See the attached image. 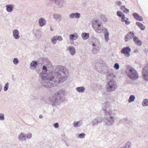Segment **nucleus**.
I'll use <instances>...</instances> for the list:
<instances>
[{
    "mask_svg": "<svg viewBox=\"0 0 148 148\" xmlns=\"http://www.w3.org/2000/svg\"><path fill=\"white\" fill-rule=\"evenodd\" d=\"M47 67L43 65L42 71L40 74V82L43 86L46 88L55 86L61 81L65 80L66 74L68 70L65 66H56L55 71L47 74Z\"/></svg>",
    "mask_w": 148,
    "mask_h": 148,
    "instance_id": "nucleus-1",
    "label": "nucleus"
},
{
    "mask_svg": "<svg viewBox=\"0 0 148 148\" xmlns=\"http://www.w3.org/2000/svg\"><path fill=\"white\" fill-rule=\"evenodd\" d=\"M91 24L94 30L97 33H100L103 31L105 40L108 41L109 40V32L106 28H103L102 22L98 19H94L91 22Z\"/></svg>",
    "mask_w": 148,
    "mask_h": 148,
    "instance_id": "nucleus-2",
    "label": "nucleus"
},
{
    "mask_svg": "<svg viewBox=\"0 0 148 148\" xmlns=\"http://www.w3.org/2000/svg\"><path fill=\"white\" fill-rule=\"evenodd\" d=\"M65 92L64 90H61L56 93L50 99V103L53 106H56L62 102L64 100L63 97Z\"/></svg>",
    "mask_w": 148,
    "mask_h": 148,
    "instance_id": "nucleus-3",
    "label": "nucleus"
},
{
    "mask_svg": "<svg viewBox=\"0 0 148 148\" xmlns=\"http://www.w3.org/2000/svg\"><path fill=\"white\" fill-rule=\"evenodd\" d=\"M107 83L106 86V91L108 92H112L117 89L118 86L116 82L113 80L112 75L109 74L107 75Z\"/></svg>",
    "mask_w": 148,
    "mask_h": 148,
    "instance_id": "nucleus-4",
    "label": "nucleus"
},
{
    "mask_svg": "<svg viewBox=\"0 0 148 148\" xmlns=\"http://www.w3.org/2000/svg\"><path fill=\"white\" fill-rule=\"evenodd\" d=\"M95 69L97 71L102 74L107 73L108 72V67L102 61L96 63Z\"/></svg>",
    "mask_w": 148,
    "mask_h": 148,
    "instance_id": "nucleus-5",
    "label": "nucleus"
},
{
    "mask_svg": "<svg viewBox=\"0 0 148 148\" xmlns=\"http://www.w3.org/2000/svg\"><path fill=\"white\" fill-rule=\"evenodd\" d=\"M127 75L129 78L133 80H136L138 78L137 72L132 67L129 68Z\"/></svg>",
    "mask_w": 148,
    "mask_h": 148,
    "instance_id": "nucleus-6",
    "label": "nucleus"
},
{
    "mask_svg": "<svg viewBox=\"0 0 148 148\" xmlns=\"http://www.w3.org/2000/svg\"><path fill=\"white\" fill-rule=\"evenodd\" d=\"M116 15L121 18V21L123 22H125L126 25L129 24L130 22L129 21L128 18L125 17V15L120 11H117L116 12Z\"/></svg>",
    "mask_w": 148,
    "mask_h": 148,
    "instance_id": "nucleus-7",
    "label": "nucleus"
},
{
    "mask_svg": "<svg viewBox=\"0 0 148 148\" xmlns=\"http://www.w3.org/2000/svg\"><path fill=\"white\" fill-rule=\"evenodd\" d=\"M114 120V118L112 116L105 117L104 118V121L106 125L108 126L113 125Z\"/></svg>",
    "mask_w": 148,
    "mask_h": 148,
    "instance_id": "nucleus-8",
    "label": "nucleus"
},
{
    "mask_svg": "<svg viewBox=\"0 0 148 148\" xmlns=\"http://www.w3.org/2000/svg\"><path fill=\"white\" fill-rule=\"evenodd\" d=\"M142 75L144 79L148 81V64L143 68Z\"/></svg>",
    "mask_w": 148,
    "mask_h": 148,
    "instance_id": "nucleus-9",
    "label": "nucleus"
},
{
    "mask_svg": "<svg viewBox=\"0 0 148 148\" xmlns=\"http://www.w3.org/2000/svg\"><path fill=\"white\" fill-rule=\"evenodd\" d=\"M52 3H54L58 8L62 7L64 5V1L63 0H50Z\"/></svg>",
    "mask_w": 148,
    "mask_h": 148,
    "instance_id": "nucleus-10",
    "label": "nucleus"
},
{
    "mask_svg": "<svg viewBox=\"0 0 148 148\" xmlns=\"http://www.w3.org/2000/svg\"><path fill=\"white\" fill-rule=\"evenodd\" d=\"M131 51V49L129 47H124L121 50L122 53L124 54L127 57L130 56V52Z\"/></svg>",
    "mask_w": 148,
    "mask_h": 148,
    "instance_id": "nucleus-11",
    "label": "nucleus"
},
{
    "mask_svg": "<svg viewBox=\"0 0 148 148\" xmlns=\"http://www.w3.org/2000/svg\"><path fill=\"white\" fill-rule=\"evenodd\" d=\"M103 119L100 117L96 118L92 122V124L93 126H97L98 124L102 122Z\"/></svg>",
    "mask_w": 148,
    "mask_h": 148,
    "instance_id": "nucleus-12",
    "label": "nucleus"
},
{
    "mask_svg": "<svg viewBox=\"0 0 148 148\" xmlns=\"http://www.w3.org/2000/svg\"><path fill=\"white\" fill-rule=\"evenodd\" d=\"M135 35L134 33L132 32H130L127 34L125 36V42H127L131 39H132V38H134Z\"/></svg>",
    "mask_w": 148,
    "mask_h": 148,
    "instance_id": "nucleus-13",
    "label": "nucleus"
},
{
    "mask_svg": "<svg viewBox=\"0 0 148 148\" xmlns=\"http://www.w3.org/2000/svg\"><path fill=\"white\" fill-rule=\"evenodd\" d=\"M63 40L62 37L61 36H56L53 37L51 39V41L53 44H55L57 42V41H60Z\"/></svg>",
    "mask_w": 148,
    "mask_h": 148,
    "instance_id": "nucleus-14",
    "label": "nucleus"
},
{
    "mask_svg": "<svg viewBox=\"0 0 148 148\" xmlns=\"http://www.w3.org/2000/svg\"><path fill=\"white\" fill-rule=\"evenodd\" d=\"M102 85L99 84H94L92 86L93 90L96 92L98 91L102 88Z\"/></svg>",
    "mask_w": 148,
    "mask_h": 148,
    "instance_id": "nucleus-15",
    "label": "nucleus"
},
{
    "mask_svg": "<svg viewBox=\"0 0 148 148\" xmlns=\"http://www.w3.org/2000/svg\"><path fill=\"white\" fill-rule=\"evenodd\" d=\"M69 40L70 42L72 43L74 42V40H76L78 37V36L77 34H72L70 35L69 36Z\"/></svg>",
    "mask_w": 148,
    "mask_h": 148,
    "instance_id": "nucleus-16",
    "label": "nucleus"
},
{
    "mask_svg": "<svg viewBox=\"0 0 148 148\" xmlns=\"http://www.w3.org/2000/svg\"><path fill=\"white\" fill-rule=\"evenodd\" d=\"M80 13L76 12L71 13L70 14L69 17L71 18H75L78 19L80 17Z\"/></svg>",
    "mask_w": 148,
    "mask_h": 148,
    "instance_id": "nucleus-17",
    "label": "nucleus"
},
{
    "mask_svg": "<svg viewBox=\"0 0 148 148\" xmlns=\"http://www.w3.org/2000/svg\"><path fill=\"white\" fill-rule=\"evenodd\" d=\"M133 41L138 46H140L142 45V42L137 36L134 37L133 38Z\"/></svg>",
    "mask_w": 148,
    "mask_h": 148,
    "instance_id": "nucleus-18",
    "label": "nucleus"
},
{
    "mask_svg": "<svg viewBox=\"0 0 148 148\" xmlns=\"http://www.w3.org/2000/svg\"><path fill=\"white\" fill-rule=\"evenodd\" d=\"M13 35L14 38L16 39H18L20 38L19 32L17 29H14L13 31Z\"/></svg>",
    "mask_w": 148,
    "mask_h": 148,
    "instance_id": "nucleus-19",
    "label": "nucleus"
},
{
    "mask_svg": "<svg viewBox=\"0 0 148 148\" xmlns=\"http://www.w3.org/2000/svg\"><path fill=\"white\" fill-rule=\"evenodd\" d=\"M67 50L69 51L70 54L72 56L74 55L75 53V49L73 47L70 46L68 47H67Z\"/></svg>",
    "mask_w": 148,
    "mask_h": 148,
    "instance_id": "nucleus-20",
    "label": "nucleus"
},
{
    "mask_svg": "<svg viewBox=\"0 0 148 148\" xmlns=\"http://www.w3.org/2000/svg\"><path fill=\"white\" fill-rule=\"evenodd\" d=\"M5 7H6V10L8 12H11L13 10L14 7L13 5L11 4H7Z\"/></svg>",
    "mask_w": 148,
    "mask_h": 148,
    "instance_id": "nucleus-21",
    "label": "nucleus"
},
{
    "mask_svg": "<svg viewBox=\"0 0 148 148\" xmlns=\"http://www.w3.org/2000/svg\"><path fill=\"white\" fill-rule=\"evenodd\" d=\"M38 23L40 26L42 27L46 24V21L45 19L42 18H41L39 19Z\"/></svg>",
    "mask_w": 148,
    "mask_h": 148,
    "instance_id": "nucleus-22",
    "label": "nucleus"
},
{
    "mask_svg": "<svg viewBox=\"0 0 148 148\" xmlns=\"http://www.w3.org/2000/svg\"><path fill=\"white\" fill-rule=\"evenodd\" d=\"M18 139L21 141L25 140H26V135L23 132H21L18 135Z\"/></svg>",
    "mask_w": 148,
    "mask_h": 148,
    "instance_id": "nucleus-23",
    "label": "nucleus"
},
{
    "mask_svg": "<svg viewBox=\"0 0 148 148\" xmlns=\"http://www.w3.org/2000/svg\"><path fill=\"white\" fill-rule=\"evenodd\" d=\"M93 42L92 43V45L93 47H99V42L96 38H93Z\"/></svg>",
    "mask_w": 148,
    "mask_h": 148,
    "instance_id": "nucleus-24",
    "label": "nucleus"
},
{
    "mask_svg": "<svg viewBox=\"0 0 148 148\" xmlns=\"http://www.w3.org/2000/svg\"><path fill=\"white\" fill-rule=\"evenodd\" d=\"M136 24L142 30H143L145 29V27L141 23L139 22H136Z\"/></svg>",
    "mask_w": 148,
    "mask_h": 148,
    "instance_id": "nucleus-25",
    "label": "nucleus"
},
{
    "mask_svg": "<svg viewBox=\"0 0 148 148\" xmlns=\"http://www.w3.org/2000/svg\"><path fill=\"white\" fill-rule=\"evenodd\" d=\"M85 90V88L84 86L78 87L76 88V91L79 92H83Z\"/></svg>",
    "mask_w": 148,
    "mask_h": 148,
    "instance_id": "nucleus-26",
    "label": "nucleus"
},
{
    "mask_svg": "<svg viewBox=\"0 0 148 148\" xmlns=\"http://www.w3.org/2000/svg\"><path fill=\"white\" fill-rule=\"evenodd\" d=\"M38 65V62L35 61H33L30 64V68L33 69L35 68Z\"/></svg>",
    "mask_w": 148,
    "mask_h": 148,
    "instance_id": "nucleus-27",
    "label": "nucleus"
},
{
    "mask_svg": "<svg viewBox=\"0 0 148 148\" xmlns=\"http://www.w3.org/2000/svg\"><path fill=\"white\" fill-rule=\"evenodd\" d=\"M93 47V49H92V52L93 53L96 54L99 51L100 48L99 47Z\"/></svg>",
    "mask_w": 148,
    "mask_h": 148,
    "instance_id": "nucleus-28",
    "label": "nucleus"
},
{
    "mask_svg": "<svg viewBox=\"0 0 148 148\" xmlns=\"http://www.w3.org/2000/svg\"><path fill=\"white\" fill-rule=\"evenodd\" d=\"M82 37L84 40H86L89 37V34L86 33H83L82 34Z\"/></svg>",
    "mask_w": 148,
    "mask_h": 148,
    "instance_id": "nucleus-29",
    "label": "nucleus"
},
{
    "mask_svg": "<svg viewBox=\"0 0 148 148\" xmlns=\"http://www.w3.org/2000/svg\"><path fill=\"white\" fill-rule=\"evenodd\" d=\"M109 106V103L107 102H104L103 104L102 108V109L104 111H106V110H107L106 109L108 108Z\"/></svg>",
    "mask_w": 148,
    "mask_h": 148,
    "instance_id": "nucleus-30",
    "label": "nucleus"
},
{
    "mask_svg": "<svg viewBox=\"0 0 148 148\" xmlns=\"http://www.w3.org/2000/svg\"><path fill=\"white\" fill-rule=\"evenodd\" d=\"M105 111V114L106 116H111V115L112 114V111L109 109H107Z\"/></svg>",
    "mask_w": 148,
    "mask_h": 148,
    "instance_id": "nucleus-31",
    "label": "nucleus"
},
{
    "mask_svg": "<svg viewBox=\"0 0 148 148\" xmlns=\"http://www.w3.org/2000/svg\"><path fill=\"white\" fill-rule=\"evenodd\" d=\"M142 105L143 106H148V99H145L143 101Z\"/></svg>",
    "mask_w": 148,
    "mask_h": 148,
    "instance_id": "nucleus-32",
    "label": "nucleus"
},
{
    "mask_svg": "<svg viewBox=\"0 0 148 148\" xmlns=\"http://www.w3.org/2000/svg\"><path fill=\"white\" fill-rule=\"evenodd\" d=\"M35 35L37 38H40L41 35V33L40 31V30L37 31L36 33L35 34Z\"/></svg>",
    "mask_w": 148,
    "mask_h": 148,
    "instance_id": "nucleus-33",
    "label": "nucleus"
},
{
    "mask_svg": "<svg viewBox=\"0 0 148 148\" xmlns=\"http://www.w3.org/2000/svg\"><path fill=\"white\" fill-rule=\"evenodd\" d=\"M81 121H78L77 122H75L73 123V125L74 127H77L79 126H80L82 124L80 123Z\"/></svg>",
    "mask_w": 148,
    "mask_h": 148,
    "instance_id": "nucleus-34",
    "label": "nucleus"
},
{
    "mask_svg": "<svg viewBox=\"0 0 148 148\" xmlns=\"http://www.w3.org/2000/svg\"><path fill=\"white\" fill-rule=\"evenodd\" d=\"M121 10L125 13H128L129 10L128 9L125 8V6H122L121 7Z\"/></svg>",
    "mask_w": 148,
    "mask_h": 148,
    "instance_id": "nucleus-35",
    "label": "nucleus"
},
{
    "mask_svg": "<svg viewBox=\"0 0 148 148\" xmlns=\"http://www.w3.org/2000/svg\"><path fill=\"white\" fill-rule=\"evenodd\" d=\"M135 98V97L134 95H131L130 96V98L128 100V102L129 103H131L134 101Z\"/></svg>",
    "mask_w": 148,
    "mask_h": 148,
    "instance_id": "nucleus-36",
    "label": "nucleus"
},
{
    "mask_svg": "<svg viewBox=\"0 0 148 148\" xmlns=\"http://www.w3.org/2000/svg\"><path fill=\"white\" fill-rule=\"evenodd\" d=\"M132 146V143L129 141L126 143L125 148H131Z\"/></svg>",
    "mask_w": 148,
    "mask_h": 148,
    "instance_id": "nucleus-37",
    "label": "nucleus"
},
{
    "mask_svg": "<svg viewBox=\"0 0 148 148\" xmlns=\"http://www.w3.org/2000/svg\"><path fill=\"white\" fill-rule=\"evenodd\" d=\"M61 17V16L59 14H56L53 15V18L56 19H59Z\"/></svg>",
    "mask_w": 148,
    "mask_h": 148,
    "instance_id": "nucleus-38",
    "label": "nucleus"
},
{
    "mask_svg": "<svg viewBox=\"0 0 148 148\" xmlns=\"http://www.w3.org/2000/svg\"><path fill=\"white\" fill-rule=\"evenodd\" d=\"M86 134L84 133H82L79 134L77 136V137L79 138H84Z\"/></svg>",
    "mask_w": 148,
    "mask_h": 148,
    "instance_id": "nucleus-39",
    "label": "nucleus"
},
{
    "mask_svg": "<svg viewBox=\"0 0 148 148\" xmlns=\"http://www.w3.org/2000/svg\"><path fill=\"white\" fill-rule=\"evenodd\" d=\"M9 83L8 82L6 83L4 87V90L5 91H7L8 88Z\"/></svg>",
    "mask_w": 148,
    "mask_h": 148,
    "instance_id": "nucleus-40",
    "label": "nucleus"
},
{
    "mask_svg": "<svg viewBox=\"0 0 148 148\" xmlns=\"http://www.w3.org/2000/svg\"><path fill=\"white\" fill-rule=\"evenodd\" d=\"M13 62L15 65H17L19 63V61L17 58H15L13 59Z\"/></svg>",
    "mask_w": 148,
    "mask_h": 148,
    "instance_id": "nucleus-41",
    "label": "nucleus"
},
{
    "mask_svg": "<svg viewBox=\"0 0 148 148\" xmlns=\"http://www.w3.org/2000/svg\"><path fill=\"white\" fill-rule=\"evenodd\" d=\"M114 67L116 70H118L119 68V64L117 63H115L114 66Z\"/></svg>",
    "mask_w": 148,
    "mask_h": 148,
    "instance_id": "nucleus-42",
    "label": "nucleus"
},
{
    "mask_svg": "<svg viewBox=\"0 0 148 148\" xmlns=\"http://www.w3.org/2000/svg\"><path fill=\"white\" fill-rule=\"evenodd\" d=\"M133 16L137 20L138 18L140 17V16L138 13H133Z\"/></svg>",
    "mask_w": 148,
    "mask_h": 148,
    "instance_id": "nucleus-43",
    "label": "nucleus"
},
{
    "mask_svg": "<svg viewBox=\"0 0 148 148\" xmlns=\"http://www.w3.org/2000/svg\"><path fill=\"white\" fill-rule=\"evenodd\" d=\"M5 119L4 115L3 113L0 114V120L3 121Z\"/></svg>",
    "mask_w": 148,
    "mask_h": 148,
    "instance_id": "nucleus-44",
    "label": "nucleus"
},
{
    "mask_svg": "<svg viewBox=\"0 0 148 148\" xmlns=\"http://www.w3.org/2000/svg\"><path fill=\"white\" fill-rule=\"evenodd\" d=\"M26 138H27L28 139H30L31 138L32 136V134L30 133H29L27 134H26Z\"/></svg>",
    "mask_w": 148,
    "mask_h": 148,
    "instance_id": "nucleus-45",
    "label": "nucleus"
},
{
    "mask_svg": "<svg viewBox=\"0 0 148 148\" xmlns=\"http://www.w3.org/2000/svg\"><path fill=\"white\" fill-rule=\"evenodd\" d=\"M53 126L56 128H58L59 127V124L57 123H56L53 124Z\"/></svg>",
    "mask_w": 148,
    "mask_h": 148,
    "instance_id": "nucleus-46",
    "label": "nucleus"
},
{
    "mask_svg": "<svg viewBox=\"0 0 148 148\" xmlns=\"http://www.w3.org/2000/svg\"><path fill=\"white\" fill-rule=\"evenodd\" d=\"M116 4L118 6H121L122 4V3L121 1H117L116 3Z\"/></svg>",
    "mask_w": 148,
    "mask_h": 148,
    "instance_id": "nucleus-47",
    "label": "nucleus"
},
{
    "mask_svg": "<svg viewBox=\"0 0 148 148\" xmlns=\"http://www.w3.org/2000/svg\"><path fill=\"white\" fill-rule=\"evenodd\" d=\"M143 18L142 17L140 16L137 19V20L139 21H143Z\"/></svg>",
    "mask_w": 148,
    "mask_h": 148,
    "instance_id": "nucleus-48",
    "label": "nucleus"
},
{
    "mask_svg": "<svg viewBox=\"0 0 148 148\" xmlns=\"http://www.w3.org/2000/svg\"><path fill=\"white\" fill-rule=\"evenodd\" d=\"M86 0H82V3L84 6L86 5Z\"/></svg>",
    "mask_w": 148,
    "mask_h": 148,
    "instance_id": "nucleus-49",
    "label": "nucleus"
},
{
    "mask_svg": "<svg viewBox=\"0 0 148 148\" xmlns=\"http://www.w3.org/2000/svg\"><path fill=\"white\" fill-rule=\"evenodd\" d=\"M65 135L64 134V135H62V140H64L65 139Z\"/></svg>",
    "mask_w": 148,
    "mask_h": 148,
    "instance_id": "nucleus-50",
    "label": "nucleus"
},
{
    "mask_svg": "<svg viewBox=\"0 0 148 148\" xmlns=\"http://www.w3.org/2000/svg\"><path fill=\"white\" fill-rule=\"evenodd\" d=\"M2 86L1 84H0V92L1 91L2 89Z\"/></svg>",
    "mask_w": 148,
    "mask_h": 148,
    "instance_id": "nucleus-51",
    "label": "nucleus"
},
{
    "mask_svg": "<svg viewBox=\"0 0 148 148\" xmlns=\"http://www.w3.org/2000/svg\"><path fill=\"white\" fill-rule=\"evenodd\" d=\"M43 117V116L41 115H40V116H39V118L40 119H41V118H42Z\"/></svg>",
    "mask_w": 148,
    "mask_h": 148,
    "instance_id": "nucleus-52",
    "label": "nucleus"
},
{
    "mask_svg": "<svg viewBox=\"0 0 148 148\" xmlns=\"http://www.w3.org/2000/svg\"><path fill=\"white\" fill-rule=\"evenodd\" d=\"M50 30L51 31H53L54 30L53 29H52L51 27H50Z\"/></svg>",
    "mask_w": 148,
    "mask_h": 148,
    "instance_id": "nucleus-53",
    "label": "nucleus"
},
{
    "mask_svg": "<svg viewBox=\"0 0 148 148\" xmlns=\"http://www.w3.org/2000/svg\"><path fill=\"white\" fill-rule=\"evenodd\" d=\"M46 59V58H42V61H44Z\"/></svg>",
    "mask_w": 148,
    "mask_h": 148,
    "instance_id": "nucleus-54",
    "label": "nucleus"
},
{
    "mask_svg": "<svg viewBox=\"0 0 148 148\" xmlns=\"http://www.w3.org/2000/svg\"><path fill=\"white\" fill-rule=\"evenodd\" d=\"M138 52V49H136L134 51V53H135L136 52Z\"/></svg>",
    "mask_w": 148,
    "mask_h": 148,
    "instance_id": "nucleus-55",
    "label": "nucleus"
},
{
    "mask_svg": "<svg viewBox=\"0 0 148 148\" xmlns=\"http://www.w3.org/2000/svg\"><path fill=\"white\" fill-rule=\"evenodd\" d=\"M13 75H12V78L13 80L14 81H15V79L14 78H13Z\"/></svg>",
    "mask_w": 148,
    "mask_h": 148,
    "instance_id": "nucleus-56",
    "label": "nucleus"
},
{
    "mask_svg": "<svg viewBox=\"0 0 148 148\" xmlns=\"http://www.w3.org/2000/svg\"><path fill=\"white\" fill-rule=\"evenodd\" d=\"M50 65H51V64H50ZM49 67L51 69H53V67L51 65L50 67Z\"/></svg>",
    "mask_w": 148,
    "mask_h": 148,
    "instance_id": "nucleus-57",
    "label": "nucleus"
},
{
    "mask_svg": "<svg viewBox=\"0 0 148 148\" xmlns=\"http://www.w3.org/2000/svg\"><path fill=\"white\" fill-rule=\"evenodd\" d=\"M65 143H66V145L67 146H69V145H68V144H67L65 142Z\"/></svg>",
    "mask_w": 148,
    "mask_h": 148,
    "instance_id": "nucleus-58",
    "label": "nucleus"
}]
</instances>
